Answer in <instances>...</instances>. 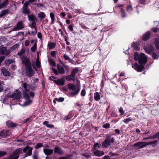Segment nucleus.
Listing matches in <instances>:
<instances>
[{
  "label": "nucleus",
  "instance_id": "nucleus-40",
  "mask_svg": "<svg viewBox=\"0 0 159 159\" xmlns=\"http://www.w3.org/2000/svg\"><path fill=\"white\" fill-rule=\"evenodd\" d=\"M32 150L33 148L30 147L27 153V155L28 156H30L31 155Z\"/></svg>",
  "mask_w": 159,
  "mask_h": 159
},
{
  "label": "nucleus",
  "instance_id": "nucleus-17",
  "mask_svg": "<svg viewBox=\"0 0 159 159\" xmlns=\"http://www.w3.org/2000/svg\"><path fill=\"white\" fill-rule=\"evenodd\" d=\"M2 73L5 76H8L10 75L9 72L5 68L3 67L1 69Z\"/></svg>",
  "mask_w": 159,
  "mask_h": 159
},
{
  "label": "nucleus",
  "instance_id": "nucleus-63",
  "mask_svg": "<svg viewBox=\"0 0 159 159\" xmlns=\"http://www.w3.org/2000/svg\"><path fill=\"white\" fill-rule=\"evenodd\" d=\"M129 121V119H126L124 120V122L126 123H127Z\"/></svg>",
  "mask_w": 159,
  "mask_h": 159
},
{
  "label": "nucleus",
  "instance_id": "nucleus-14",
  "mask_svg": "<svg viewBox=\"0 0 159 159\" xmlns=\"http://www.w3.org/2000/svg\"><path fill=\"white\" fill-rule=\"evenodd\" d=\"M93 151V154L96 156L100 157L104 154V152L98 150H95Z\"/></svg>",
  "mask_w": 159,
  "mask_h": 159
},
{
  "label": "nucleus",
  "instance_id": "nucleus-30",
  "mask_svg": "<svg viewBox=\"0 0 159 159\" xmlns=\"http://www.w3.org/2000/svg\"><path fill=\"white\" fill-rule=\"evenodd\" d=\"M101 147L100 144H99L98 143H95L94 144L93 147L92 149L93 151H95V150H97V148H100Z\"/></svg>",
  "mask_w": 159,
  "mask_h": 159
},
{
  "label": "nucleus",
  "instance_id": "nucleus-11",
  "mask_svg": "<svg viewBox=\"0 0 159 159\" xmlns=\"http://www.w3.org/2000/svg\"><path fill=\"white\" fill-rule=\"evenodd\" d=\"M144 49L145 51L149 54H151L153 50V48L152 45L145 46Z\"/></svg>",
  "mask_w": 159,
  "mask_h": 159
},
{
  "label": "nucleus",
  "instance_id": "nucleus-60",
  "mask_svg": "<svg viewBox=\"0 0 159 159\" xmlns=\"http://www.w3.org/2000/svg\"><path fill=\"white\" fill-rule=\"evenodd\" d=\"M47 127H48V128H54V126L53 125L48 124V125Z\"/></svg>",
  "mask_w": 159,
  "mask_h": 159
},
{
  "label": "nucleus",
  "instance_id": "nucleus-35",
  "mask_svg": "<svg viewBox=\"0 0 159 159\" xmlns=\"http://www.w3.org/2000/svg\"><path fill=\"white\" fill-rule=\"evenodd\" d=\"M80 90V89L79 88H78L75 91H74V92L70 93V95L72 96L77 95L79 93Z\"/></svg>",
  "mask_w": 159,
  "mask_h": 159
},
{
  "label": "nucleus",
  "instance_id": "nucleus-42",
  "mask_svg": "<svg viewBox=\"0 0 159 159\" xmlns=\"http://www.w3.org/2000/svg\"><path fill=\"white\" fill-rule=\"evenodd\" d=\"M43 146V144L41 143H37L35 146V148H40L42 147Z\"/></svg>",
  "mask_w": 159,
  "mask_h": 159
},
{
  "label": "nucleus",
  "instance_id": "nucleus-62",
  "mask_svg": "<svg viewBox=\"0 0 159 159\" xmlns=\"http://www.w3.org/2000/svg\"><path fill=\"white\" fill-rule=\"evenodd\" d=\"M115 131L117 134H120V131L119 129H115Z\"/></svg>",
  "mask_w": 159,
  "mask_h": 159
},
{
  "label": "nucleus",
  "instance_id": "nucleus-34",
  "mask_svg": "<svg viewBox=\"0 0 159 159\" xmlns=\"http://www.w3.org/2000/svg\"><path fill=\"white\" fill-rule=\"evenodd\" d=\"M14 62V61L12 59H6L5 61L6 65L8 66Z\"/></svg>",
  "mask_w": 159,
  "mask_h": 159
},
{
  "label": "nucleus",
  "instance_id": "nucleus-59",
  "mask_svg": "<svg viewBox=\"0 0 159 159\" xmlns=\"http://www.w3.org/2000/svg\"><path fill=\"white\" fill-rule=\"evenodd\" d=\"M69 29L71 31H72L73 30V26H72V25H69Z\"/></svg>",
  "mask_w": 159,
  "mask_h": 159
},
{
  "label": "nucleus",
  "instance_id": "nucleus-58",
  "mask_svg": "<svg viewBox=\"0 0 159 159\" xmlns=\"http://www.w3.org/2000/svg\"><path fill=\"white\" fill-rule=\"evenodd\" d=\"M119 111L121 113V114H123L124 113V111L122 108H120L119 109Z\"/></svg>",
  "mask_w": 159,
  "mask_h": 159
},
{
  "label": "nucleus",
  "instance_id": "nucleus-25",
  "mask_svg": "<svg viewBox=\"0 0 159 159\" xmlns=\"http://www.w3.org/2000/svg\"><path fill=\"white\" fill-rule=\"evenodd\" d=\"M8 0H5L2 3L0 4V9L3 8L8 4Z\"/></svg>",
  "mask_w": 159,
  "mask_h": 159
},
{
  "label": "nucleus",
  "instance_id": "nucleus-64",
  "mask_svg": "<svg viewBox=\"0 0 159 159\" xmlns=\"http://www.w3.org/2000/svg\"><path fill=\"white\" fill-rule=\"evenodd\" d=\"M49 122L48 121H45L43 122V124L45 125L46 126H47L49 124Z\"/></svg>",
  "mask_w": 159,
  "mask_h": 159
},
{
  "label": "nucleus",
  "instance_id": "nucleus-45",
  "mask_svg": "<svg viewBox=\"0 0 159 159\" xmlns=\"http://www.w3.org/2000/svg\"><path fill=\"white\" fill-rule=\"evenodd\" d=\"M152 57L154 59H157L158 58V56L157 53L155 52L153 53Z\"/></svg>",
  "mask_w": 159,
  "mask_h": 159
},
{
  "label": "nucleus",
  "instance_id": "nucleus-51",
  "mask_svg": "<svg viewBox=\"0 0 159 159\" xmlns=\"http://www.w3.org/2000/svg\"><path fill=\"white\" fill-rule=\"evenodd\" d=\"M110 125L109 123H107L103 125V127L105 128H108L110 127Z\"/></svg>",
  "mask_w": 159,
  "mask_h": 159
},
{
  "label": "nucleus",
  "instance_id": "nucleus-31",
  "mask_svg": "<svg viewBox=\"0 0 159 159\" xmlns=\"http://www.w3.org/2000/svg\"><path fill=\"white\" fill-rule=\"evenodd\" d=\"M56 46V44L54 43H50L48 44V47L50 49H51L54 48Z\"/></svg>",
  "mask_w": 159,
  "mask_h": 159
},
{
  "label": "nucleus",
  "instance_id": "nucleus-48",
  "mask_svg": "<svg viewBox=\"0 0 159 159\" xmlns=\"http://www.w3.org/2000/svg\"><path fill=\"white\" fill-rule=\"evenodd\" d=\"M121 16L122 17H124L126 16V14L125 13V11L121 9Z\"/></svg>",
  "mask_w": 159,
  "mask_h": 159
},
{
  "label": "nucleus",
  "instance_id": "nucleus-41",
  "mask_svg": "<svg viewBox=\"0 0 159 159\" xmlns=\"http://www.w3.org/2000/svg\"><path fill=\"white\" fill-rule=\"evenodd\" d=\"M25 50L23 49H22L18 53V54L20 56H21L23 54L25 53Z\"/></svg>",
  "mask_w": 159,
  "mask_h": 159
},
{
  "label": "nucleus",
  "instance_id": "nucleus-43",
  "mask_svg": "<svg viewBox=\"0 0 159 159\" xmlns=\"http://www.w3.org/2000/svg\"><path fill=\"white\" fill-rule=\"evenodd\" d=\"M30 41L29 40H26L25 41V45L26 47L29 46L30 43Z\"/></svg>",
  "mask_w": 159,
  "mask_h": 159
},
{
  "label": "nucleus",
  "instance_id": "nucleus-15",
  "mask_svg": "<svg viewBox=\"0 0 159 159\" xmlns=\"http://www.w3.org/2000/svg\"><path fill=\"white\" fill-rule=\"evenodd\" d=\"M10 135L9 131L8 130H3L0 133V136L4 138Z\"/></svg>",
  "mask_w": 159,
  "mask_h": 159
},
{
  "label": "nucleus",
  "instance_id": "nucleus-12",
  "mask_svg": "<svg viewBox=\"0 0 159 159\" xmlns=\"http://www.w3.org/2000/svg\"><path fill=\"white\" fill-rule=\"evenodd\" d=\"M134 146L138 147L139 148H142L146 146V142H137L134 143Z\"/></svg>",
  "mask_w": 159,
  "mask_h": 159
},
{
  "label": "nucleus",
  "instance_id": "nucleus-57",
  "mask_svg": "<svg viewBox=\"0 0 159 159\" xmlns=\"http://www.w3.org/2000/svg\"><path fill=\"white\" fill-rule=\"evenodd\" d=\"M103 159H115L113 158H111L110 157L108 156H105L103 158Z\"/></svg>",
  "mask_w": 159,
  "mask_h": 159
},
{
  "label": "nucleus",
  "instance_id": "nucleus-23",
  "mask_svg": "<svg viewBox=\"0 0 159 159\" xmlns=\"http://www.w3.org/2000/svg\"><path fill=\"white\" fill-rule=\"evenodd\" d=\"M21 97L20 93H13L11 95V98L14 99H20Z\"/></svg>",
  "mask_w": 159,
  "mask_h": 159
},
{
  "label": "nucleus",
  "instance_id": "nucleus-36",
  "mask_svg": "<svg viewBox=\"0 0 159 159\" xmlns=\"http://www.w3.org/2000/svg\"><path fill=\"white\" fill-rule=\"evenodd\" d=\"M48 62L49 64L52 65L53 66H56V64L55 62L53 60L52 58H50L49 59Z\"/></svg>",
  "mask_w": 159,
  "mask_h": 159
},
{
  "label": "nucleus",
  "instance_id": "nucleus-52",
  "mask_svg": "<svg viewBox=\"0 0 159 159\" xmlns=\"http://www.w3.org/2000/svg\"><path fill=\"white\" fill-rule=\"evenodd\" d=\"M3 90V85L2 82L0 81V92L2 91Z\"/></svg>",
  "mask_w": 159,
  "mask_h": 159
},
{
  "label": "nucleus",
  "instance_id": "nucleus-56",
  "mask_svg": "<svg viewBox=\"0 0 159 159\" xmlns=\"http://www.w3.org/2000/svg\"><path fill=\"white\" fill-rule=\"evenodd\" d=\"M56 52L52 51L51 52V55L52 57H54L56 55Z\"/></svg>",
  "mask_w": 159,
  "mask_h": 159
},
{
  "label": "nucleus",
  "instance_id": "nucleus-53",
  "mask_svg": "<svg viewBox=\"0 0 159 159\" xmlns=\"http://www.w3.org/2000/svg\"><path fill=\"white\" fill-rule=\"evenodd\" d=\"M30 96L31 97H34V95L35 93L33 92H30L29 93Z\"/></svg>",
  "mask_w": 159,
  "mask_h": 159
},
{
  "label": "nucleus",
  "instance_id": "nucleus-20",
  "mask_svg": "<svg viewBox=\"0 0 159 159\" xmlns=\"http://www.w3.org/2000/svg\"><path fill=\"white\" fill-rule=\"evenodd\" d=\"M31 43H34V45L31 48V50L33 52H34L37 49V43L36 42H35V40L34 39H32L31 41Z\"/></svg>",
  "mask_w": 159,
  "mask_h": 159
},
{
  "label": "nucleus",
  "instance_id": "nucleus-61",
  "mask_svg": "<svg viewBox=\"0 0 159 159\" xmlns=\"http://www.w3.org/2000/svg\"><path fill=\"white\" fill-rule=\"evenodd\" d=\"M59 31L61 32V34L62 36H64V33L62 32V30L61 29H59Z\"/></svg>",
  "mask_w": 159,
  "mask_h": 159
},
{
  "label": "nucleus",
  "instance_id": "nucleus-2",
  "mask_svg": "<svg viewBox=\"0 0 159 159\" xmlns=\"http://www.w3.org/2000/svg\"><path fill=\"white\" fill-rule=\"evenodd\" d=\"M21 86L24 89L22 92L23 97L26 100L25 102V105H29L31 103L32 101L29 99V96L28 93L30 91V89L32 90H34L35 87L33 86L31 87L30 85L25 82H23L21 84Z\"/></svg>",
  "mask_w": 159,
  "mask_h": 159
},
{
  "label": "nucleus",
  "instance_id": "nucleus-47",
  "mask_svg": "<svg viewBox=\"0 0 159 159\" xmlns=\"http://www.w3.org/2000/svg\"><path fill=\"white\" fill-rule=\"evenodd\" d=\"M7 152L4 151H0V157L4 156L6 155Z\"/></svg>",
  "mask_w": 159,
  "mask_h": 159
},
{
  "label": "nucleus",
  "instance_id": "nucleus-18",
  "mask_svg": "<svg viewBox=\"0 0 159 159\" xmlns=\"http://www.w3.org/2000/svg\"><path fill=\"white\" fill-rule=\"evenodd\" d=\"M54 153H57L58 154H63V152L61 148L57 147L55 148Z\"/></svg>",
  "mask_w": 159,
  "mask_h": 159
},
{
  "label": "nucleus",
  "instance_id": "nucleus-10",
  "mask_svg": "<svg viewBox=\"0 0 159 159\" xmlns=\"http://www.w3.org/2000/svg\"><path fill=\"white\" fill-rule=\"evenodd\" d=\"M24 27V26L22 22H19L17 24L16 26L13 28L12 30H18L22 29Z\"/></svg>",
  "mask_w": 159,
  "mask_h": 159
},
{
  "label": "nucleus",
  "instance_id": "nucleus-50",
  "mask_svg": "<svg viewBox=\"0 0 159 159\" xmlns=\"http://www.w3.org/2000/svg\"><path fill=\"white\" fill-rule=\"evenodd\" d=\"M36 22H32V23L31 24V27H32V28H34L35 29V30L36 29Z\"/></svg>",
  "mask_w": 159,
  "mask_h": 159
},
{
  "label": "nucleus",
  "instance_id": "nucleus-22",
  "mask_svg": "<svg viewBox=\"0 0 159 159\" xmlns=\"http://www.w3.org/2000/svg\"><path fill=\"white\" fill-rule=\"evenodd\" d=\"M54 82L57 84L63 85L64 84V80L63 79H59L57 80H54Z\"/></svg>",
  "mask_w": 159,
  "mask_h": 159
},
{
  "label": "nucleus",
  "instance_id": "nucleus-39",
  "mask_svg": "<svg viewBox=\"0 0 159 159\" xmlns=\"http://www.w3.org/2000/svg\"><path fill=\"white\" fill-rule=\"evenodd\" d=\"M50 16L52 19V24H53L55 20L54 15L53 13L51 12L50 14Z\"/></svg>",
  "mask_w": 159,
  "mask_h": 159
},
{
  "label": "nucleus",
  "instance_id": "nucleus-5",
  "mask_svg": "<svg viewBox=\"0 0 159 159\" xmlns=\"http://www.w3.org/2000/svg\"><path fill=\"white\" fill-rule=\"evenodd\" d=\"M57 68L58 71L54 68H52L53 71L56 75H58L59 74H63L65 73V71L64 68L60 64H58L57 65Z\"/></svg>",
  "mask_w": 159,
  "mask_h": 159
},
{
  "label": "nucleus",
  "instance_id": "nucleus-13",
  "mask_svg": "<svg viewBox=\"0 0 159 159\" xmlns=\"http://www.w3.org/2000/svg\"><path fill=\"white\" fill-rule=\"evenodd\" d=\"M43 151L44 154L48 156L51 155L53 152V150L45 148H43Z\"/></svg>",
  "mask_w": 159,
  "mask_h": 159
},
{
  "label": "nucleus",
  "instance_id": "nucleus-8",
  "mask_svg": "<svg viewBox=\"0 0 159 159\" xmlns=\"http://www.w3.org/2000/svg\"><path fill=\"white\" fill-rule=\"evenodd\" d=\"M22 62L25 67V68L31 66L30 59L26 58H24L22 60Z\"/></svg>",
  "mask_w": 159,
  "mask_h": 159
},
{
  "label": "nucleus",
  "instance_id": "nucleus-46",
  "mask_svg": "<svg viewBox=\"0 0 159 159\" xmlns=\"http://www.w3.org/2000/svg\"><path fill=\"white\" fill-rule=\"evenodd\" d=\"M86 94V91L84 89H83L81 92V95L82 96H84Z\"/></svg>",
  "mask_w": 159,
  "mask_h": 159
},
{
  "label": "nucleus",
  "instance_id": "nucleus-7",
  "mask_svg": "<svg viewBox=\"0 0 159 159\" xmlns=\"http://www.w3.org/2000/svg\"><path fill=\"white\" fill-rule=\"evenodd\" d=\"M25 70L26 75L29 77L32 76L34 73L31 66L25 68Z\"/></svg>",
  "mask_w": 159,
  "mask_h": 159
},
{
  "label": "nucleus",
  "instance_id": "nucleus-21",
  "mask_svg": "<svg viewBox=\"0 0 159 159\" xmlns=\"http://www.w3.org/2000/svg\"><path fill=\"white\" fill-rule=\"evenodd\" d=\"M157 140H155L149 142H146V146L149 145H152V147H154L157 145Z\"/></svg>",
  "mask_w": 159,
  "mask_h": 159
},
{
  "label": "nucleus",
  "instance_id": "nucleus-26",
  "mask_svg": "<svg viewBox=\"0 0 159 159\" xmlns=\"http://www.w3.org/2000/svg\"><path fill=\"white\" fill-rule=\"evenodd\" d=\"M134 49L136 50H139L140 49L139 44L137 43H133L132 45Z\"/></svg>",
  "mask_w": 159,
  "mask_h": 159
},
{
  "label": "nucleus",
  "instance_id": "nucleus-27",
  "mask_svg": "<svg viewBox=\"0 0 159 159\" xmlns=\"http://www.w3.org/2000/svg\"><path fill=\"white\" fill-rule=\"evenodd\" d=\"M6 124L8 126V127H13L15 126L16 125L13 123L11 121H7L6 122Z\"/></svg>",
  "mask_w": 159,
  "mask_h": 159
},
{
  "label": "nucleus",
  "instance_id": "nucleus-37",
  "mask_svg": "<svg viewBox=\"0 0 159 159\" xmlns=\"http://www.w3.org/2000/svg\"><path fill=\"white\" fill-rule=\"evenodd\" d=\"M64 100V99L63 98H56L53 100V102L55 103H56V101L58 102H62Z\"/></svg>",
  "mask_w": 159,
  "mask_h": 159
},
{
  "label": "nucleus",
  "instance_id": "nucleus-54",
  "mask_svg": "<svg viewBox=\"0 0 159 159\" xmlns=\"http://www.w3.org/2000/svg\"><path fill=\"white\" fill-rule=\"evenodd\" d=\"M29 5V2H26L24 4L23 7L28 8V6Z\"/></svg>",
  "mask_w": 159,
  "mask_h": 159
},
{
  "label": "nucleus",
  "instance_id": "nucleus-19",
  "mask_svg": "<svg viewBox=\"0 0 159 159\" xmlns=\"http://www.w3.org/2000/svg\"><path fill=\"white\" fill-rule=\"evenodd\" d=\"M28 17L29 20L32 21V22L37 21L36 17L33 14L28 15Z\"/></svg>",
  "mask_w": 159,
  "mask_h": 159
},
{
  "label": "nucleus",
  "instance_id": "nucleus-44",
  "mask_svg": "<svg viewBox=\"0 0 159 159\" xmlns=\"http://www.w3.org/2000/svg\"><path fill=\"white\" fill-rule=\"evenodd\" d=\"M36 64L37 68H40L41 67L40 63L38 60H36Z\"/></svg>",
  "mask_w": 159,
  "mask_h": 159
},
{
  "label": "nucleus",
  "instance_id": "nucleus-3",
  "mask_svg": "<svg viewBox=\"0 0 159 159\" xmlns=\"http://www.w3.org/2000/svg\"><path fill=\"white\" fill-rule=\"evenodd\" d=\"M114 141L115 139L114 138L111 137L109 135H107L106 139L102 143V145L103 147L107 148L109 146H111Z\"/></svg>",
  "mask_w": 159,
  "mask_h": 159
},
{
  "label": "nucleus",
  "instance_id": "nucleus-55",
  "mask_svg": "<svg viewBox=\"0 0 159 159\" xmlns=\"http://www.w3.org/2000/svg\"><path fill=\"white\" fill-rule=\"evenodd\" d=\"M63 57L65 60H69L70 59L69 56L66 54L64 55Z\"/></svg>",
  "mask_w": 159,
  "mask_h": 159
},
{
  "label": "nucleus",
  "instance_id": "nucleus-29",
  "mask_svg": "<svg viewBox=\"0 0 159 159\" xmlns=\"http://www.w3.org/2000/svg\"><path fill=\"white\" fill-rule=\"evenodd\" d=\"M94 98L96 101H98L100 99V95L98 92L94 94Z\"/></svg>",
  "mask_w": 159,
  "mask_h": 159
},
{
  "label": "nucleus",
  "instance_id": "nucleus-4",
  "mask_svg": "<svg viewBox=\"0 0 159 159\" xmlns=\"http://www.w3.org/2000/svg\"><path fill=\"white\" fill-rule=\"evenodd\" d=\"M78 70V69L77 68L74 69L71 71V74L66 76V80L68 81L72 80L73 81H75V77Z\"/></svg>",
  "mask_w": 159,
  "mask_h": 159
},
{
  "label": "nucleus",
  "instance_id": "nucleus-9",
  "mask_svg": "<svg viewBox=\"0 0 159 159\" xmlns=\"http://www.w3.org/2000/svg\"><path fill=\"white\" fill-rule=\"evenodd\" d=\"M10 53V51L7 50L5 47H1L0 48V54L4 55L5 56H7Z\"/></svg>",
  "mask_w": 159,
  "mask_h": 159
},
{
  "label": "nucleus",
  "instance_id": "nucleus-38",
  "mask_svg": "<svg viewBox=\"0 0 159 159\" xmlns=\"http://www.w3.org/2000/svg\"><path fill=\"white\" fill-rule=\"evenodd\" d=\"M22 11L25 14H28L30 12V11L28 9V8L23 7Z\"/></svg>",
  "mask_w": 159,
  "mask_h": 159
},
{
  "label": "nucleus",
  "instance_id": "nucleus-24",
  "mask_svg": "<svg viewBox=\"0 0 159 159\" xmlns=\"http://www.w3.org/2000/svg\"><path fill=\"white\" fill-rule=\"evenodd\" d=\"M68 87L69 89H71L73 91H75L77 89H76V87L73 84H69Z\"/></svg>",
  "mask_w": 159,
  "mask_h": 159
},
{
  "label": "nucleus",
  "instance_id": "nucleus-49",
  "mask_svg": "<svg viewBox=\"0 0 159 159\" xmlns=\"http://www.w3.org/2000/svg\"><path fill=\"white\" fill-rule=\"evenodd\" d=\"M155 44L157 48L159 49V42L156 40L155 42Z\"/></svg>",
  "mask_w": 159,
  "mask_h": 159
},
{
  "label": "nucleus",
  "instance_id": "nucleus-33",
  "mask_svg": "<svg viewBox=\"0 0 159 159\" xmlns=\"http://www.w3.org/2000/svg\"><path fill=\"white\" fill-rule=\"evenodd\" d=\"M8 12V10L5 9L3 10L0 13V17H2L6 15L7 14Z\"/></svg>",
  "mask_w": 159,
  "mask_h": 159
},
{
  "label": "nucleus",
  "instance_id": "nucleus-28",
  "mask_svg": "<svg viewBox=\"0 0 159 159\" xmlns=\"http://www.w3.org/2000/svg\"><path fill=\"white\" fill-rule=\"evenodd\" d=\"M29 148H30V147L27 146L24 149H22L21 148H18V149H17L16 150H17L18 149H20L22 150L21 152H20V153H19V154H18L19 157V155L20 154L23 153V152H26L29 149Z\"/></svg>",
  "mask_w": 159,
  "mask_h": 159
},
{
  "label": "nucleus",
  "instance_id": "nucleus-16",
  "mask_svg": "<svg viewBox=\"0 0 159 159\" xmlns=\"http://www.w3.org/2000/svg\"><path fill=\"white\" fill-rule=\"evenodd\" d=\"M150 34L151 33L149 31H148L145 33L142 36V39L144 41L147 40L149 39Z\"/></svg>",
  "mask_w": 159,
  "mask_h": 159
},
{
  "label": "nucleus",
  "instance_id": "nucleus-6",
  "mask_svg": "<svg viewBox=\"0 0 159 159\" xmlns=\"http://www.w3.org/2000/svg\"><path fill=\"white\" fill-rule=\"evenodd\" d=\"M21 151L20 149L16 150L7 159H17L19 158L18 154L20 152H21Z\"/></svg>",
  "mask_w": 159,
  "mask_h": 159
},
{
  "label": "nucleus",
  "instance_id": "nucleus-1",
  "mask_svg": "<svg viewBox=\"0 0 159 159\" xmlns=\"http://www.w3.org/2000/svg\"><path fill=\"white\" fill-rule=\"evenodd\" d=\"M134 58L135 60H138L140 65L137 63H135L134 65H132V67L138 71H142L144 68V65L147 62L148 58L146 55L143 53H141L139 54L137 52L135 53Z\"/></svg>",
  "mask_w": 159,
  "mask_h": 159
},
{
  "label": "nucleus",
  "instance_id": "nucleus-32",
  "mask_svg": "<svg viewBox=\"0 0 159 159\" xmlns=\"http://www.w3.org/2000/svg\"><path fill=\"white\" fill-rule=\"evenodd\" d=\"M45 16L46 15L43 12H41L38 13V16L41 20L44 18Z\"/></svg>",
  "mask_w": 159,
  "mask_h": 159
}]
</instances>
